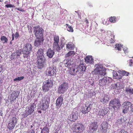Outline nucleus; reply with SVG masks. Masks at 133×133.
<instances>
[{"label": "nucleus", "mask_w": 133, "mask_h": 133, "mask_svg": "<svg viewBox=\"0 0 133 133\" xmlns=\"http://www.w3.org/2000/svg\"><path fill=\"white\" fill-rule=\"evenodd\" d=\"M72 60V59H71L70 58L66 59L65 60V66L70 68V67L75 66V65L73 64Z\"/></svg>", "instance_id": "14"}, {"label": "nucleus", "mask_w": 133, "mask_h": 133, "mask_svg": "<svg viewBox=\"0 0 133 133\" xmlns=\"http://www.w3.org/2000/svg\"><path fill=\"white\" fill-rule=\"evenodd\" d=\"M54 133H57V132H54Z\"/></svg>", "instance_id": "64"}, {"label": "nucleus", "mask_w": 133, "mask_h": 133, "mask_svg": "<svg viewBox=\"0 0 133 133\" xmlns=\"http://www.w3.org/2000/svg\"><path fill=\"white\" fill-rule=\"evenodd\" d=\"M70 70L71 74L73 75H78L80 74V71L78 69V67L77 68L76 65H75V66L70 67Z\"/></svg>", "instance_id": "13"}, {"label": "nucleus", "mask_w": 133, "mask_h": 133, "mask_svg": "<svg viewBox=\"0 0 133 133\" xmlns=\"http://www.w3.org/2000/svg\"><path fill=\"white\" fill-rule=\"evenodd\" d=\"M34 33L36 38L43 37L42 29L39 27L34 28Z\"/></svg>", "instance_id": "9"}, {"label": "nucleus", "mask_w": 133, "mask_h": 133, "mask_svg": "<svg viewBox=\"0 0 133 133\" xmlns=\"http://www.w3.org/2000/svg\"><path fill=\"white\" fill-rule=\"evenodd\" d=\"M55 54V52L53 50H52L51 49H48L47 52V56L49 58H52Z\"/></svg>", "instance_id": "26"}, {"label": "nucleus", "mask_w": 133, "mask_h": 133, "mask_svg": "<svg viewBox=\"0 0 133 133\" xmlns=\"http://www.w3.org/2000/svg\"><path fill=\"white\" fill-rule=\"evenodd\" d=\"M5 6L7 8H14L15 7V6L14 5H12L11 4H6Z\"/></svg>", "instance_id": "48"}, {"label": "nucleus", "mask_w": 133, "mask_h": 133, "mask_svg": "<svg viewBox=\"0 0 133 133\" xmlns=\"http://www.w3.org/2000/svg\"><path fill=\"white\" fill-rule=\"evenodd\" d=\"M49 129L47 127L43 128L42 130L41 133H49Z\"/></svg>", "instance_id": "35"}, {"label": "nucleus", "mask_w": 133, "mask_h": 133, "mask_svg": "<svg viewBox=\"0 0 133 133\" xmlns=\"http://www.w3.org/2000/svg\"><path fill=\"white\" fill-rule=\"evenodd\" d=\"M125 91L129 95H131L133 94V89L129 87L126 88Z\"/></svg>", "instance_id": "27"}, {"label": "nucleus", "mask_w": 133, "mask_h": 133, "mask_svg": "<svg viewBox=\"0 0 133 133\" xmlns=\"http://www.w3.org/2000/svg\"><path fill=\"white\" fill-rule=\"evenodd\" d=\"M66 47L70 50L74 49L75 47L74 44L71 42H69L67 44Z\"/></svg>", "instance_id": "31"}, {"label": "nucleus", "mask_w": 133, "mask_h": 133, "mask_svg": "<svg viewBox=\"0 0 133 133\" xmlns=\"http://www.w3.org/2000/svg\"><path fill=\"white\" fill-rule=\"evenodd\" d=\"M118 74L116 72L114 73L113 75V78L114 79H118L122 78V76L120 74Z\"/></svg>", "instance_id": "33"}, {"label": "nucleus", "mask_w": 133, "mask_h": 133, "mask_svg": "<svg viewBox=\"0 0 133 133\" xmlns=\"http://www.w3.org/2000/svg\"><path fill=\"white\" fill-rule=\"evenodd\" d=\"M1 40L3 43H7L8 40L5 36H2L1 37Z\"/></svg>", "instance_id": "40"}, {"label": "nucleus", "mask_w": 133, "mask_h": 133, "mask_svg": "<svg viewBox=\"0 0 133 133\" xmlns=\"http://www.w3.org/2000/svg\"><path fill=\"white\" fill-rule=\"evenodd\" d=\"M109 105L110 106L112 107L116 111L121 106L119 100L116 98L111 101L109 102Z\"/></svg>", "instance_id": "2"}, {"label": "nucleus", "mask_w": 133, "mask_h": 133, "mask_svg": "<svg viewBox=\"0 0 133 133\" xmlns=\"http://www.w3.org/2000/svg\"><path fill=\"white\" fill-rule=\"evenodd\" d=\"M129 109L130 110L129 111L130 114L132 115H133V104H131Z\"/></svg>", "instance_id": "46"}, {"label": "nucleus", "mask_w": 133, "mask_h": 133, "mask_svg": "<svg viewBox=\"0 0 133 133\" xmlns=\"http://www.w3.org/2000/svg\"><path fill=\"white\" fill-rule=\"evenodd\" d=\"M131 105V103L129 101L124 102L122 106L123 112L124 113H127L130 110L129 108Z\"/></svg>", "instance_id": "10"}, {"label": "nucleus", "mask_w": 133, "mask_h": 133, "mask_svg": "<svg viewBox=\"0 0 133 133\" xmlns=\"http://www.w3.org/2000/svg\"><path fill=\"white\" fill-rule=\"evenodd\" d=\"M116 87L117 89L118 90L122 88L123 86L122 83L120 82H118L116 83Z\"/></svg>", "instance_id": "41"}, {"label": "nucleus", "mask_w": 133, "mask_h": 133, "mask_svg": "<svg viewBox=\"0 0 133 133\" xmlns=\"http://www.w3.org/2000/svg\"><path fill=\"white\" fill-rule=\"evenodd\" d=\"M4 4H8V1H6L4 2Z\"/></svg>", "instance_id": "57"}, {"label": "nucleus", "mask_w": 133, "mask_h": 133, "mask_svg": "<svg viewBox=\"0 0 133 133\" xmlns=\"http://www.w3.org/2000/svg\"><path fill=\"white\" fill-rule=\"evenodd\" d=\"M2 70V68L1 67H0V72H1Z\"/></svg>", "instance_id": "58"}, {"label": "nucleus", "mask_w": 133, "mask_h": 133, "mask_svg": "<svg viewBox=\"0 0 133 133\" xmlns=\"http://www.w3.org/2000/svg\"><path fill=\"white\" fill-rule=\"evenodd\" d=\"M110 97L109 96L105 95L102 97L100 99L101 102L103 104H105L108 102L109 99Z\"/></svg>", "instance_id": "23"}, {"label": "nucleus", "mask_w": 133, "mask_h": 133, "mask_svg": "<svg viewBox=\"0 0 133 133\" xmlns=\"http://www.w3.org/2000/svg\"><path fill=\"white\" fill-rule=\"evenodd\" d=\"M78 69L81 71L80 74L82 73L83 71L85 70V67L83 64H80L78 67Z\"/></svg>", "instance_id": "28"}, {"label": "nucleus", "mask_w": 133, "mask_h": 133, "mask_svg": "<svg viewBox=\"0 0 133 133\" xmlns=\"http://www.w3.org/2000/svg\"><path fill=\"white\" fill-rule=\"evenodd\" d=\"M38 112H39V113H42V111H41L40 110V111H38Z\"/></svg>", "instance_id": "60"}, {"label": "nucleus", "mask_w": 133, "mask_h": 133, "mask_svg": "<svg viewBox=\"0 0 133 133\" xmlns=\"http://www.w3.org/2000/svg\"><path fill=\"white\" fill-rule=\"evenodd\" d=\"M54 43H58L59 41V37L57 36H55L54 37Z\"/></svg>", "instance_id": "45"}, {"label": "nucleus", "mask_w": 133, "mask_h": 133, "mask_svg": "<svg viewBox=\"0 0 133 133\" xmlns=\"http://www.w3.org/2000/svg\"><path fill=\"white\" fill-rule=\"evenodd\" d=\"M84 129V126L81 123H76L72 128V130L77 133H80L83 132Z\"/></svg>", "instance_id": "3"}, {"label": "nucleus", "mask_w": 133, "mask_h": 133, "mask_svg": "<svg viewBox=\"0 0 133 133\" xmlns=\"http://www.w3.org/2000/svg\"><path fill=\"white\" fill-rule=\"evenodd\" d=\"M50 87H51L48 85L43 84V85L42 86L43 91L44 92H47L49 90Z\"/></svg>", "instance_id": "29"}, {"label": "nucleus", "mask_w": 133, "mask_h": 133, "mask_svg": "<svg viewBox=\"0 0 133 133\" xmlns=\"http://www.w3.org/2000/svg\"><path fill=\"white\" fill-rule=\"evenodd\" d=\"M85 62L89 64H92L93 62V59L91 56H87L85 58Z\"/></svg>", "instance_id": "24"}, {"label": "nucleus", "mask_w": 133, "mask_h": 133, "mask_svg": "<svg viewBox=\"0 0 133 133\" xmlns=\"http://www.w3.org/2000/svg\"><path fill=\"white\" fill-rule=\"evenodd\" d=\"M122 48V46L121 44H117L116 45L115 48L116 50H121V49Z\"/></svg>", "instance_id": "43"}, {"label": "nucleus", "mask_w": 133, "mask_h": 133, "mask_svg": "<svg viewBox=\"0 0 133 133\" xmlns=\"http://www.w3.org/2000/svg\"><path fill=\"white\" fill-rule=\"evenodd\" d=\"M118 74L121 75L122 77V76H123L124 75L127 76H128V74H129V73L128 72H126L125 71H123V70H118Z\"/></svg>", "instance_id": "32"}, {"label": "nucleus", "mask_w": 133, "mask_h": 133, "mask_svg": "<svg viewBox=\"0 0 133 133\" xmlns=\"http://www.w3.org/2000/svg\"><path fill=\"white\" fill-rule=\"evenodd\" d=\"M20 50H18L16 51L15 52H14L12 54L11 56V58L12 60L16 58H18L21 54Z\"/></svg>", "instance_id": "20"}, {"label": "nucleus", "mask_w": 133, "mask_h": 133, "mask_svg": "<svg viewBox=\"0 0 133 133\" xmlns=\"http://www.w3.org/2000/svg\"><path fill=\"white\" fill-rule=\"evenodd\" d=\"M24 77L23 76H22L21 77H18L17 78H15L14 79L15 81H20L21 80L23 79Z\"/></svg>", "instance_id": "47"}, {"label": "nucleus", "mask_w": 133, "mask_h": 133, "mask_svg": "<svg viewBox=\"0 0 133 133\" xmlns=\"http://www.w3.org/2000/svg\"><path fill=\"white\" fill-rule=\"evenodd\" d=\"M35 105L34 103H32L30 105V107H26L24 113L23 115L24 116L26 117L29 115L32 114L34 111V109L35 108Z\"/></svg>", "instance_id": "7"}, {"label": "nucleus", "mask_w": 133, "mask_h": 133, "mask_svg": "<svg viewBox=\"0 0 133 133\" xmlns=\"http://www.w3.org/2000/svg\"><path fill=\"white\" fill-rule=\"evenodd\" d=\"M36 38L34 42V45L38 47L40 46L43 42L44 39L43 37Z\"/></svg>", "instance_id": "17"}, {"label": "nucleus", "mask_w": 133, "mask_h": 133, "mask_svg": "<svg viewBox=\"0 0 133 133\" xmlns=\"http://www.w3.org/2000/svg\"><path fill=\"white\" fill-rule=\"evenodd\" d=\"M75 52L74 51H71L69 52L65 55L66 57H68L70 56H73L75 54Z\"/></svg>", "instance_id": "37"}, {"label": "nucleus", "mask_w": 133, "mask_h": 133, "mask_svg": "<svg viewBox=\"0 0 133 133\" xmlns=\"http://www.w3.org/2000/svg\"><path fill=\"white\" fill-rule=\"evenodd\" d=\"M124 117L122 116L121 117H120L119 119H118L117 121L119 123H122L123 122H125V120L124 119Z\"/></svg>", "instance_id": "42"}, {"label": "nucleus", "mask_w": 133, "mask_h": 133, "mask_svg": "<svg viewBox=\"0 0 133 133\" xmlns=\"http://www.w3.org/2000/svg\"><path fill=\"white\" fill-rule=\"evenodd\" d=\"M43 84H46L51 87H52L53 85V79L50 78L47 80H45L43 82Z\"/></svg>", "instance_id": "22"}, {"label": "nucleus", "mask_w": 133, "mask_h": 133, "mask_svg": "<svg viewBox=\"0 0 133 133\" xmlns=\"http://www.w3.org/2000/svg\"><path fill=\"white\" fill-rule=\"evenodd\" d=\"M112 87L113 88L115 89H117V88H116V83L115 84H113L112 85Z\"/></svg>", "instance_id": "51"}, {"label": "nucleus", "mask_w": 133, "mask_h": 133, "mask_svg": "<svg viewBox=\"0 0 133 133\" xmlns=\"http://www.w3.org/2000/svg\"><path fill=\"white\" fill-rule=\"evenodd\" d=\"M112 79L111 78L106 77H104L102 79H100L99 82V85L101 86H104L108 83L111 82Z\"/></svg>", "instance_id": "5"}, {"label": "nucleus", "mask_w": 133, "mask_h": 133, "mask_svg": "<svg viewBox=\"0 0 133 133\" xmlns=\"http://www.w3.org/2000/svg\"><path fill=\"white\" fill-rule=\"evenodd\" d=\"M15 124L12 123L11 122H9L8 124V128L10 130L12 129L15 127Z\"/></svg>", "instance_id": "34"}, {"label": "nucleus", "mask_w": 133, "mask_h": 133, "mask_svg": "<svg viewBox=\"0 0 133 133\" xmlns=\"http://www.w3.org/2000/svg\"><path fill=\"white\" fill-rule=\"evenodd\" d=\"M68 87V84L67 82H64L58 87L57 92L58 94H63L66 91Z\"/></svg>", "instance_id": "6"}, {"label": "nucleus", "mask_w": 133, "mask_h": 133, "mask_svg": "<svg viewBox=\"0 0 133 133\" xmlns=\"http://www.w3.org/2000/svg\"><path fill=\"white\" fill-rule=\"evenodd\" d=\"M15 9L17 10H19V11H21V10L19 8H16Z\"/></svg>", "instance_id": "56"}, {"label": "nucleus", "mask_w": 133, "mask_h": 133, "mask_svg": "<svg viewBox=\"0 0 133 133\" xmlns=\"http://www.w3.org/2000/svg\"><path fill=\"white\" fill-rule=\"evenodd\" d=\"M66 29L68 31L71 32L73 31V28L71 26L68 25V24H66Z\"/></svg>", "instance_id": "39"}, {"label": "nucleus", "mask_w": 133, "mask_h": 133, "mask_svg": "<svg viewBox=\"0 0 133 133\" xmlns=\"http://www.w3.org/2000/svg\"><path fill=\"white\" fill-rule=\"evenodd\" d=\"M44 50L42 48H40L38 50L36 55L37 59L45 58L44 54Z\"/></svg>", "instance_id": "16"}, {"label": "nucleus", "mask_w": 133, "mask_h": 133, "mask_svg": "<svg viewBox=\"0 0 133 133\" xmlns=\"http://www.w3.org/2000/svg\"><path fill=\"white\" fill-rule=\"evenodd\" d=\"M12 41L14 39V34H13L12 35Z\"/></svg>", "instance_id": "55"}, {"label": "nucleus", "mask_w": 133, "mask_h": 133, "mask_svg": "<svg viewBox=\"0 0 133 133\" xmlns=\"http://www.w3.org/2000/svg\"><path fill=\"white\" fill-rule=\"evenodd\" d=\"M17 121V118L15 117H13L10 119L9 122H11V123L16 124V123Z\"/></svg>", "instance_id": "38"}, {"label": "nucleus", "mask_w": 133, "mask_h": 133, "mask_svg": "<svg viewBox=\"0 0 133 133\" xmlns=\"http://www.w3.org/2000/svg\"><path fill=\"white\" fill-rule=\"evenodd\" d=\"M130 63H131V64H132V61L131 60H130Z\"/></svg>", "instance_id": "59"}, {"label": "nucleus", "mask_w": 133, "mask_h": 133, "mask_svg": "<svg viewBox=\"0 0 133 133\" xmlns=\"http://www.w3.org/2000/svg\"><path fill=\"white\" fill-rule=\"evenodd\" d=\"M45 58L37 59L38 68L41 69L44 67L45 64Z\"/></svg>", "instance_id": "15"}, {"label": "nucleus", "mask_w": 133, "mask_h": 133, "mask_svg": "<svg viewBox=\"0 0 133 133\" xmlns=\"http://www.w3.org/2000/svg\"><path fill=\"white\" fill-rule=\"evenodd\" d=\"M47 75L50 76H53L56 74V68L53 66L48 68L46 71Z\"/></svg>", "instance_id": "11"}, {"label": "nucleus", "mask_w": 133, "mask_h": 133, "mask_svg": "<svg viewBox=\"0 0 133 133\" xmlns=\"http://www.w3.org/2000/svg\"><path fill=\"white\" fill-rule=\"evenodd\" d=\"M63 100V96L61 95L57 99L56 105L58 107H60L62 104Z\"/></svg>", "instance_id": "25"}, {"label": "nucleus", "mask_w": 133, "mask_h": 133, "mask_svg": "<svg viewBox=\"0 0 133 133\" xmlns=\"http://www.w3.org/2000/svg\"><path fill=\"white\" fill-rule=\"evenodd\" d=\"M108 112L107 108H104V109H100L98 112V115L101 118H102Z\"/></svg>", "instance_id": "21"}, {"label": "nucleus", "mask_w": 133, "mask_h": 133, "mask_svg": "<svg viewBox=\"0 0 133 133\" xmlns=\"http://www.w3.org/2000/svg\"><path fill=\"white\" fill-rule=\"evenodd\" d=\"M107 129H102V130H103V133H106L107 132Z\"/></svg>", "instance_id": "53"}, {"label": "nucleus", "mask_w": 133, "mask_h": 133, "mask_svg": "<svg viewBox=\"0 0 133 133\" xmlns=\"http://www.w3.org/2000/svg\"><path fill=\"white\" fill-rule=\"evenodd\" d=\"M53 46L54 49L58 51H59L60 49V48L58 44V43H54Z\"/></svg>", "instance_id": "30"}, {"label": "nucleus", "mask_w": 133, "mask_h": 133, "mask_svg": "<svg viewBox=\"0 0 133 133\" xmlns=\"http://www.w3.org/2000/svg\"><path fill=\"white\" fill-rule=\"evenodd\" d=\"M14 36L16 39H17L18 38L19 36L18 32H16L15 33V35H14Z\"/></svg>", "instance_id": "49"}, {"label": "nucleus", "mask_w": 133, "mask_h": 133, "mask_svg": "<svg viewBox=\"0 0 133 133\" xmlns=\"http://www.w3.org/2000/svg\"><path fill=\"white\" fill-rule=\"evenodd\" d=\"M91 104H90L88 106L86 105L83 107L81 111L83 114H86L88 113L91 110Z\"/></svg>", "instance_id": "18"}, {"label": "nucleus", "mask_w": 133, "mask_h": 133, "mask_svg": "<svg viewBox=\"0 0 133 133\" xmlns=\"http://www.w3.org/2000/svg\"><path fill=\"white\" fill-rule=\"evenodd\" d=\"M116 18L115 17H111L109 18L110 21L112 22L115 23L116 21Z\"/></svg>", "instance_id": "44"}, {"label": "nucleus", "mask_w": 133, "mask_h": 133, "mask_svg": "<svg viewBox=\"0 0 133 133\" xmlns=\"http://www.w3.org/2000/svg\"><path fill=\"white\" fill-rule=\"evenodd\" d=\"M101 125L102 129H107L108 128V124L106 122H103Z\"/></svg>", "instance_id": "36"}, {"label": "nucleus", "mask_w": 133, "mask_h": 133, "mask_svg": "<svg viewBox=\"0 0 133 133\" xmlns=\"http://www.w3.org/2000/svg\"><path fill=\"white\" fill-rule=\"evenodd\" d=\"M123 50L125 54L128 52V49L127 48L125 47L123 48Z\"/></svg>", "instance_id": "50"}, {"label": "nucleus", "mask_w": 133, "mask_h": 133, "mask_svg": "<svg viewBox=\"0 0 133 133\" xmlns=\"http://www.w3.org/2000/svg\"><path fill=\"white\" fill-rule=\"evenodd\" d=\"M95 74H99V78H100L102 75L104 76L105 75L106 73L104 70L102 66H98L96 67L93 72Z\"/></svg>", "instance_id": "8"}, {"label": "nucleus", "mask_w": 133, "mask_h": 133, "mask_svg": "<svg viewBox=\"0 0 133 133\" xmlns=\"http://www.w3.org/2000/svg\"><path fill=\"white\" fill-rule=\"evenodd\" d=\"M119 133H127L124 130H122L119 132Z\"/></svg>", "instance_id": "52"}, {"label": "nucleus", "mask_w": 133, "mask_h": 133, "mask_svg": "<svg viewBox=\"0 0 133 133\" xmlns=\"http://www.w3.org/2000/svg\"><path fill=\"white\" fill-rule=\"evenodd\" d=\"M10 44H12V42L11 41V42H10Z\"/></svg>", "instance_id": "63"}, {"label": "nucleus", "mask_w": 133, "mask_h": 133, "mask_svg": "<svg viewBox=\"0 0 133 133\" xmlns=\"http://www.w3.org/2000/svg\"><path fill=\"white\" fill-rule=\"evenodd\" d=\"M49 99L46 97L43 98L42 100V103L40 107V108L42 110H45L49 107Z\"/></svg>", "instance_id": "4"}, {"label": "nucleus", "mask_w": 133, "mask_h": 133, "mask_svg": "<svg viewBox=\"0 0 133 133\" xmlns=\"http://www.w3.org/2000/svg\"><path fill=\"white\" fill-rule=\"evenodd\" d=\"M32 49V46L31 45L28 43L25 44L22 49V52L24 54V57L27 58Z\"/></svg>", "instance_id": "1"}, {"label": "nucleus", "mask_w": 133, "mask_h": 133, "mask_svg": "<svg viewBox=\"0 0 133 133\" xmlns=\"http://www.w3.org/2000/svg\"><path fill=\"white\" fill-rule=\"evenodd\" d=\"M110 41H111L110 42L111 43H113L114 42V40L112 39V38L111 40H110Z\"/></svg>", "instance_id": "54"}, {"label": "nucleus", "mask_w": 133, "mask_h": 133, "mask_svg": "<svg viewBox=\"0 0 133 133\" xmlns=\"http://www.w3.org/2000/svg\"><path fill=\"white\" fill-rule=\"evenodd\" d=\"M78 116V113L76 111L75 112H73L68 116V118L70 121H74L76 120Z\"/></svg>", "instance_id": "12"}, {"label": "nucleus", "mask_w": 133, "mask_h": 133, "mask_svg": "<svg viewBox=\"0 0 133 133\" xmlns=\"http://www.w3.org/2000/svg\"><path fill=\"white\" fill-rule=\"evenodd\" d=\"M98 127L97 122H93L90 124L89 129L91 132H92L96 130Z\"/></svg>", "instance_id": "19"}, {"label": "nucleus", "mask_w": 133, "mask_h": 133, "mask_svg": "<svg viewBox=\"0 0 133 133\" xmlns=\"http://www.w3.org/2000/svg\"><path fill=\"white\" fill-rule=\"evenodd\" d=\"M87 23H88V21L87 20H86V21Z\"/></svg>", "instance_id": "62"}, {"label": "nucleus", "mask_w": 133, "mask_h": 133, "mask_svg": "<svg viewBox=\"0 0 133 133\" xmlns=\"http://www.w3.org/2000/svg\"><path fill=\"white\" fill-rule=\"evenodd\" d=\"M131 64H132L131 63H129V65L130 66H131Z\"/></svg>", "instance_id": "61"}]
</instances>
